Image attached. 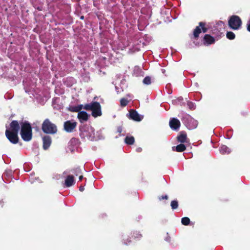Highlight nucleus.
<instances>
[{"mask_svg":"<svg viewBox=\"0 0 250 250\" xmlns=\"http://www.w3.org/2000/svg\"><path fill=\"white\" fill-rule=\"evenodd\" d=\"M190 220L188 217H185L182 218L181 223L183 225L188 226L189 224Z\"/></svg>","mask_w":250,"mask_h":250,"instance_id":"nucleus-24","label":"nucleus"},{"mask_svg":"<svg viewBox=\"0 0 250 250\" xmlns=\"http://www.w3.org/2000/svg\"><path fill=\"white\" fill-rule=\"evenodd\" d=\"M43 148L44 150L47 149L51 144V138L49 136H45L42 138Z\"/></svg>","mask_w":250,"mask_h":250,"instance_id":"nucleus-13","label":"nucleus"},{"mask_svg":"<svg viewBox=\"0 0 250 250\" xmlns=\"http://www.w3.org/2000/svg\"><path fill=\"white\" fill-rule=\"evenodd\" d=\"M69 110L71 112H78L77 106H70Z\"/></svg>","mask_w":250,"mask_h":250,"instance_id":"nucleus-29","label":"nucleus"},{"mask_svg":"<svg viewBox=\"0 0 250 250\" xmlns=\"http://www.w3.org/2000/svg\"><path fill=\"white\" fill-rule=\"evenodd\" d=\"M77 125V123L75 121L68 120L64 122L63 129L66 132L71 133L73 132Z\"/></svg>","mask_w":250,"mask_h":250,"instance_id":"nucleus-7","label":"nucleus"},{"mask_svg":"<svg viewBox=\"0 0 250 250\" xmlns=\"http://www.w3.org/2000/svg\"><path fill=\"white\" fill-rule=\"evenodd\" d=\"M242 23L240 18L236 15L231 16L228 21L229 27L233 30L239 29L242 25Z\"/></svg>","mask_w":250,"mask_h":250,"instance_id":"nucleus-5","label":"nucleus"},{"mask_svg":"<svg viewBox=\"0 0 250 250\" xmlns=\"http://www.w3.org/2000/svg\"><path fill=\"white\" fill-rule=\"evenodd\" d=\"M226 37L228 39L232 40L235 39V35L233 32L231 31H228L227 32Z\"/></svg>","mask_w":250,"mask_h":250,"instance_id":"nucleus-23","label":"nucleus"},{"mask_svg":"<svg viewBox=\"0 0 250 250\" xmlns=\"http://www.w3.org/2000/svg\"><path fill=\"white\" fill-rule=\"evenodd\" d=\"M81 19H83V16H82L81 17Z\"/></svg>","mask_w":250,"mask_h":250,"instance_id":"nucleus-41","label":"nucleus"},{"mask_svg":"<svg viewBox=\"0 0 250 250\" xmlns=\"http://www.w3.org/2000/svg\"><path fill=\"white\" fill-rule=\"evenodd\" d=\"M70 172L73 173L76 176L82 173V170L80 167H77L71 169Z\"/></svg>","mask_w":250,"mask_h":250,"instance_id":"nucleus-21","label":"nucleus"},{"mask_svg":"<svg viewBox=\"0 0 250 250\" xmlns=\"http://www.w3.org/2000/svg\"><path fill=\"white\" fill-rule=\"evenodd\" d=\"M186 149V147L185 145L180 144L176 146H173L172 149L174 151L181 152L185 151Z\"/></svg>","mask_w":250,"mask_h":250,"instance_id":"nucleus-18","label":"nucleus"},{"mask_svg":"<svg viewBox=\"0 0 250 250\" xmlns=\"http://www.w3.org/2000/svg\"><path fill=\"white\" fill-rule=\"evenodd\" d=\"M129 119L136 121L140 122L143 119V116H140L139 113L134 109H131L129 113Z\"/></svg>","mask_w":250,"mask_h":250,"instance_id":"nucleus-10","label":"nucleus"},{"mask_svg":"<svg viewBox=\"0 0 250 250\" xmlns=\"http://www.w3.org/2000/svg\"><path fill=\"white\" fill-rule=\"evenodd\" d=\"M20 134L22 140L29 142L32 138V128L31 124L28 121L22 122L21 123Z\"/></svg>","mask_w":250,"mask_h":250,"instance_id":"nucleus-1","label":"nucleus"},{"mask_svg":"<svg viewBox=\"0 0 250 250\" xmlns=\"http://www.w3.org/2000/svg\"><path fill=\"white\" fill-rule=\"evenodd\" d=\"M80 122L81 123H83L84 122L87 121L88 120L89 115L85 111H80L78 113L77 116Z\"/></svg>","mask_w":250,"mask_h":250,"instance_id":"nucleus-12","label":"nucleus"},{"mask_svg":"<svg viewBox=\"0 0 250 250\" xmlns=\"http://www.w3.org/2000/svg\"><path fill=\"white\" fill-rule=\"evenodd\" d=\"M142 234H141L140 232L138 231H134L132 234V237L135 240H140L142 237Z\"/></svg>","mask_w":250,"mask_h":250,"instance_id":"nucleus-22","label":"nucleus"},{"mask_svg":"<svg viewBox=\"0 0 250 250\" xmlns=\"http://www.w3.org/2000/svg\"><path fill=\"white\" fill-rule=\"evenodd\" d=\"M169 126L171 128L174 130H177L179 128L181 125L180 121L174 118L170 119L169 123Z\"/></svg>","mask_w":250,"mask_h":250,"instance_id":"nucleus-11","label":"nucleus"},{"mask_svg":"<svg viewBox=\"0 0 250 250\" xmlns=\"http://www.w3.org/2000/svg\"><path fill=\"white\" fill-rule=\"evenodd\" d=\"M170 206L172 209H177L178 207V202L177 200H173L171 202Z\"/></svg>","mask_w":250,"mask_h":250,"instance_id":"nucleus-25","label":"nucleus"},{"mask_svg":"<svg viewBox=\"0 0 250 250\" xmlns=\"http://www.w3.org/2000/svg\"><path fill=\"white\" fill-rule=\"evenodd\" d=\"M83 108L86 110H91L92 116L94 118L101 116L102 114L101 104L97 102H92L90 104H85Z\"/></svg>","mask_w":250,"mask_h":250,"instance_id":"nucleus-3","label":"nucleus"},{"mask_svg":"<svg viewBox=\"0 0 250 250\" xmlns=\"http://www.w3.org/2000/svg\"><path fill=\"white\" fill-rule=\"evenodd\" d=\"M178 100H183V98H182V97H179V98H178Z\"/></svg>","mask_w":250,"mask_h":250,"instance_id":"nucleus-39","label":"nucleus"},{"mask_svg":"<svg viewBox=\"0 0 250 250\" xmlns=\"http://www.w3.org/2000/svg\"><path fill=\"white\" fill-rule=\"evenodd\" d=\"M79 180L80 181H81L83 180V175H80L79 177Z\"/></svg>","mask_w":250,"mask_h":250,"instance_id":"nucleus-38","label":"nucleus"},{"mask_svg":"<svg viewBox=\"0 0 250 250\" xmlns=\"http://www.w3.org/2000/svg\"><path fill=\"white\" fill-rule=\"evenodd\" d=\"M208 30V28L206 26V23L204 22H200L199 26L196 27L193 31V36L195 39H197L199 37V34L202 32L206 33Z\"/></svg>","mask_w":250,"mask_h":250,"instance_id":"nucleus-6","label":"nucleus"},{"mask_svg":"<svg viewBox=\"0 0 250 250\" xmlns=\"http://www.w3.org/2000/svg\"><path fill=\"white\" fill-rule=\"evenodd\" d=\"M42 131L46 134H54L58 131L56 125L52 123L49 119H46L42 125Z\"/></svg>","mask_w":250,"mask_h":250,"instance_id":"nucleus-4","label":"nucleus"},{"mask_svg":"<svg viewBox=\"0 0 250 250\" xmlns=\"http://www.w3.org/2000/svg\"><path fill=\"white\" fill-rule=\"evenodd\" d=\"M188 127L190 129L196 128L198 126V122L193 118L189 117L188 119Z\"/></svg>","mask_w":250,"mask_h":250,"instance_id":"nucleus-16","label":"nucleus"},{"mask_svg":"<svg viewBox=\"0 0 250 250\" xmlns=\"http://www.w3.org/2000/svg\"><path fill=\"white\" fill-rule=\"evenodd\" d=\"M247 30L250 32V23L247 24Z\"/></svg>","mask_w":250,"mask_h":250,"instance_id":"nucleus-37","label":"nucleus"},{"mask_svg":"<svg viewBox=\"0 0 250 250\" xmlns=\"http://www.w3.org/2000/svg\"><path fill=\"white\" fill-rule=\"evenodd\" d=\"M187 105L190 110H194L195 108L194 103L188 101Z\"/></svg>","mask_w":250,"mask_h":250,"instance_id":"nucleus-28","label":"nucleus"},{"mask_svg":"<svg viewBox=\"0 0 250 250\" xmlns=\"http://www.w3.org/2000/svg\"><path fill=\"white\" fill-rule=\"evenodd\" d=\"M158 198L160 201L162 200L163 199L167 200L168 199V196L167 195H162V196H159Z\"/></svg>","mask_w":250,"mask_h":250,"instance_id":"nucleus-31","label":"nucleus"},{"mask_svg":"<svg viewBox=\"0 0 250 250\" xmlns=\"http://www.w3.org/2000/svg\"><path fill=\"white\" fill-rule=\"evenodd\" d=\"M75 184L74 177L73 175H68L65 180V185L67 187H70Z\"/></svg>","mask_w":250,"mask_h":250,"instance_id":"nucleus-14","label":"nucleus"},{"mask_svg":"<svg viewBox=\"0 0 250 250\" xmlns=\"http://www.w3.org/2000/svg\"><path fill=\"white\" fill-rule=\"evenodd\" d=\"M80 135L82 139L87 138L90 141H94L95 139V130L93 127L86 125L79 127Z\"/></svg>","mask_w":250,"mask_h":250,"instance_id":"nucleus-2","label":"nucleus"},{"mask_svg":"<svg viewBox=\"0 0 250 250\" xmlns=\"http://www.w3.org/2000/svg\"><path fill=\"white\" fill-rule=\"evenodd\" d=\"M122 130H123V128H122V127L121 126H119L117 128V132L119 133H121L122 132Z\"/></svg>","mask_w":250,"mask_h":250,"instance_id":"nucleus-33","label":"nucleus"},{"mask_svg":"<svg viewBox=\"0 0 250 250\" xmlns=\"http://www.w3.org/2000/svg\"><path fill=\"white\" fill-rule=\"evenodd\" d=\"M142 148L140 147H137L136 149V151L137 152H141L142 151Z\"/></svg>","mask_w":250,"mask_h":250,"instance_id":"nucleus-34","label":"nucleus"},{"mask_svg":"<svg viewBox=\"0 0 250 250\" xmlns=\"http://www.w3.org/2000/svg\"><path fill=\"white\" fill-rule=\"evenodd\" d=\"M125 141L126 144L131 145L134 143L135 139L133 136H126L125 138Z\"/></svg>","mask_w":250,"mask_h":250,"instance_id":"nucleus-20","label":"nucleus"},{"mask_svg":"<svg viewBox=\"0 0 250 250\" xmlns=\"http://www.w3.org/2000/svg\"><path fill=\"white\" fill-rule=\"evenodd\" d=\"M84 106H83V104H80L77 106L78 110V113L80 111H81V110L83 108Z\"/></svg>","mask_w":250,"mask_h":250,"instance_id":"nucleus-32","label":"nucleus"},{"mask_svg":"<svg viewBox=\"0 0 250 250\" xmlns=\"http://www.w3.org/2000/svg\"><path fill=\"white\" fill-rule=\"evenodd\" d=\"M18 133L5 130V136L8 140L12 144H16L19 142Z\"/></svg>","mask_w":250,"mask_h":250,"instance_id":"nucleus-8","label":"nucleus"},{"mask_svg":"<svg viewBox=\"0 0 250 250\" xmlns=\"http://www.w3.org/2000/svg\"><path fill=\"white\" fill-rule=\"evenodd\" d=\"M79 190L81 191H83L84 190V187L82 186H80V188H79Z\"/></svg>","mask_w":250,"mask_h":250,"instance_id":"nucleus-36","label":"nucleus"},{"mask_svg":"<svg viewBox=\"0 0 250 250\" xmlns=\"http://www.w3.org/2000/svg\"><path fill=\"white\" fill-rule=\"evenodd\" d=\"M131 240L129 239V238H126V239L124 238L123 239V243L125 245H127L131 243Z\"/></svg>","mask_w":250,"mask_h":250,"instance_id":"nucleus-30","label":"nucleus"},{"mask_svg":"<svg viewBox=\"0 0 250 250\" xmlns=\"http://www.w3.org/2000/svg\"><path fill=\"white\" fill-rule=\"evenodd\" d=\"M20 128V126L18 122L16 120H13L10 123L9 128H7L6 130L18 133Z\"/></svg>","mask_w":250,"mask_h":250,"instance_id":"nucleus-9","label":"nucleus"},{"mask_svg":"<svg viewBox=\"0 0 250 250\" xmlns=\"http://www.w3.org/2000/svg\"><path fill=\"white\" fill-rule=\"evenodd\" d=\"M204 44H211L214 43V38L209 34H206L203 38Z\"/></svg>","mask_w":250,"mask_h":250,"instance_id":"nucleus-15","label":"nucleus"},{"mask_svg":"<svg viewBox=\"0 0 250 250\" xmlns=\"http://www.w3.org/2000/svg\"><path fill=\"white\" fill-rule=\"evenodd\" d=\"M177 139L178 142L181 143H184L187 142V136L185 132H181L179 135L177 137Z\"/></svg>","mask_w":250,"mask_h":250,"instance_id":"nucleus-17","label":"nucleus"},{"mask_svg":"<svg viewBox=\"0 0 250 250\" xmlns=\"http://www.w3.org/2000/svg\"><path fill=\"white\" fill-rule=\"evenodd\" d=\"M220 152L222 154H229L230 152V149L225 145H222L220 147Z\"/></svg>","mask_w":250,"mask_h":250,"instance_id":"nucleus-19","label":"nucleus"},{"mask_svg":"<svg viewBox=\"0 0 250 250\" xmlns=\"http://www.w3.org/2000/svg\"><path fill=\"white\" fill-rule=\"evenodd\" d=\"M144 84L148 85L151 83V78L149 76L146 77L143 81Z\"/></svg>","mask_w":250,"mask_h":250,"instance_id":"nucleus-26","label":"nucleus"},{"mask_svg":"<svg viewBox=\"0 0 250 250\" xmlns=\"http://www.w3.org/2000/svg\"><path fill=\"white\" fill-rule=\"evenodd\" d=\"M165 71H166V70H165V69H162V72H163V73H165Z\"/></svg>","mask_w":250,"mask_h":250,"instance_id":"nucleus-40","label":"nucleus"},{"mask_svg":"<svg viewBox=\"0 0 250 250\" xmlns=\"http://www.w3.org/2000/svg\"><path fill=\"white\" fill-rule=\"evenodd\" d=\"M128 101L125 98H122L120 100V104L122 106L125 107L128 104Z\"/></svg>","mask_w":250,"mask_h":250,"instance_id":"nucleus-27","label":"nucleus"},{"mask_svg":"<svg viewBox=\"0 0 250 250\" xmlns=\"http://www.w3.org/2000/svg\"><path fill=\"white\" fill-rule=\"evenodd\" d=\"M70 142H71V143H73V142H78V139H77L76 138H72V139L71 140Z\"/></svg>","mask_w":250,"mask_h":250,"instance_id":"nucleus-35","label":"nucleus"}]
</instances>
